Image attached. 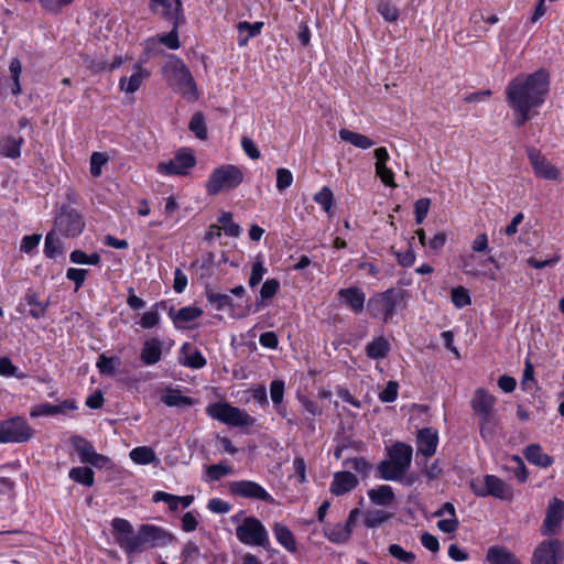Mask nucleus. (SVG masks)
<instances>
[{
    "mask_svg": "<svg viewBox=\"0 0 564 564\" xmlns=\"http://www.w3.org/2000/svg\"><path fill=\"white\" fill-rule=\"evenodd\" d=\"M550 79L544 69H539L529 75H518L508 84L506 98L508 106L514 112L517 127L523 126L541 107L549 94Z\"/></svg>",
    "mask_w": 564,
    "mask_h": 564,
    "instance_id": "obj_1",
    "label": "nucleus"
},
{
    "mask_svg": "<svg viewBox=\"0 0 564 564\" xmlns=\"http://www.w3.org/2000/svg\"><path fill=\"white\" fill-rule=\"evenodd\" d=\"M163 77L170 88L188 100L198 99L194 77L185 63L175 55H170L162 67Z\"/></svg>",
    "mask_w": 564,
    "mask_h": 564,
    "instance_id": "obj_2",
    "label": "nucleus"
},
{
    "mask_svg": "<svg viewBox=\"0 0 564 564\" xmlns=\"http://www.w3.org/2000/svg\"><path fill=\"white\" fill-rule=\"evenodd\" d=\"M409 293L401 288H390L369 297L367 310L371 317L389 322L395 312L405 307Z\"/></svg>",
    "mask_w": 564,
    "mask_h": 564,
    "instance_id": "obj_3",
    "label": "nucleus"
},
{
    "mask_svg": "<svg viewBox=\"0 0 564 564\" xmlns=\"http://www.w3.org/2000/svg\"><path fill=\"white\" fill-rule=\"evenodd\" d=\"M413 449L410 445L398 442L388 451V459L380 462L378 471L384 480H401L412 463Z\"/></svg>",
    "mask_w": 564,
    "mask_h": 564,
    "instance_id": "obj_4",
    "label": "nucleus"
},
{
    "mask_svg": "<svg viewBox=\"0 0 564 564\" xmlns=\"http://www.w3.org/2000/svg\"><path fill=\"white\" fill-rule=\"evenodd\" d=\"M172 539V535L160 527L142 524L139 527L137 533H134L133 540L130 541L126 554L132 555L142 553L148 549L165 545L170 543Z\"/></svg>",
    "mask_w": 564,
    "mask_h": 564,
    "instance_id": "obj_5",
    "label": "nucleus"
},
{
    "mask_svg": "<svg viewBox=\"0 0 564 564\" xmlns=\"http://www.w3.org/2000/svg\"><path fill=\"white\" fill-rule=\"evenodd\" d=\"M243 181L242 171L232 164H225L215 169L206 183V192L217 195L238 187Z\"/></svg>",
    "mask_w": 564,
    "mask_h": 564,
    "instance_id": "obj_6",
    "label": "nucleus"
},
{
    "mask_svg": "<svg viewBox=\"0 0 564 564\" xmlns=\"http://www.w3.org/2000/svg\"><path fill=\"white\" fill-rule=\"evenodd\" d=\"M206 413L214 420L235 427H250L256 419L245 410L232 406L228 402H215L206 408Z\"/></svg>",
    "mask_w": 564,
    "mask_h": 564,
    "instance_id": "obj_7",
    "label": "nucleus"
},
{
    "mask_svg": "<svg viewBox=\"0 0 564 564\" xmlns=\"http://www.w3.org/2000/svg\"><path fill=\"white\" fill-rule=\"evenodd\" d=\"M237 539L250 546L269 545V534L262 522L254 517H247L242 520L241 524L236 528Z\"/></svg>",
    "mask_w": 564,
    "mask_h": 564,
    "instance_id": "obj_8",
    "label": "nucleus"
},
{
    "mask_svg": "<svg viewBox=\"0 0 564 564\" xmlns=\"http://www.w3.org/2000/svg\"><path fill=\"white\" fill-rule=\"evenodd\" d=\"M471 489L478 497L492 496L501 500H511L512 488L494 475H486L482 480L471 481Z\"/></svg>",
    "mask_w": 564,
    "mask_h": 564,
    "instance_id": "obj_9",
    "label": "nucleus"
},
{
    "mask_svg": "<svg viewBox=\"0 0 564 564\" xmlns=\"http://www.w3.org/2000/svg\"><path fill=\"white\" fill-rule=\"evenodd\" d=\"M33 436V429L21 416L0 423V443H24Z\"/></svg>",
    "mask_w": 564,
    "mask_h": 564,
    "instance_id": "obj_10",
    "label": "nucleus"
},
{
    "mask_svg": "<svg viewBox=\"0 0 564 564\" xmlns=\"http://www.w3.org/2000/svg\"><path fill=\"white\" fill-rule=\"evenodd\" d=\"M228 490L235 497L275 505L274 498L260 484L252 480L231 481L228 484Z\"/></svg>",
    "mask_w": 564,
    "mask_h": 564,
    "instance_id": "obj_11",
    "label": "nucleus"
},
{
    "mask_svg": "<svg viewBox=\"0 0 564 564\" xmlns=\"http://www.w3.org/2000/svg\"><path fill=\"white\" fill-rule=\"evenodd\" d=\"M564 547L560 540L541 542L532 556V564H562Z\"/></svg>",
    "mask_w": 564,
    "mask_h": 564,
    "instance_id": "obj_12",
    "label": "nucleus"
},
{
    "mask_svg": "<svg viewBox=\"0 0 564 564\" xmlns=\"http://www.w3.org/2000/svg\"><path fill=\"white\" fill-rule=\"evenodd\" d=\"M195 164L192 153L178 151L172 160L159 163L156 171L162 175H186Z\"/></svg>",
    "mask_w": 564,
    "mask_h": 564,
    "instance_id": "obj_13",
    "label": "nucleus"
},
{
    "mask_svg": "<svg viewBox=\"0 0 564 564\" xmlns=\"http://www.w3.org/2000/svg\"><path fill=\"white\" fill-rule=\"evenodd\" d=\"M564 519V501L558 498H552L549 502L546 517L543 521L542 533L544 535L556 534Z\"/></svg>",
    "mask_w": 564,
    "mask_h": 564,
    "instance_id": "obj_14",
    "label": "nucleus"
},
{
    "mask_svg": "<svg viewBox=\"0 0 564 564\" xmlns=\"http://www.w3.org/2000/svg\"><path fill=\"white\" fill-rule=\"evenodd\" d=\"M529 161L538 177L555 181L560 176V171L535 148L527 149Z\"/></svg>",
    "mask_w": 564,
    "mask_h": 564,
    "instance_id": "obj_15",
    "label": "nucleus"
},
{
    "mask_svg": "<svg viewBox=\"0 0 564 564\" xmlns=\"http://www.w3.org/2000/svg\"><path fill=\"white\" fill-rule=\"evenodd\" d=\"M84 221L76 212H62L55 219V229L66 237H76L84 229Z\"/></svg>",
    "mask_w": 564,
    "mask_h": 564,
    "instance_id": "obj_16",
    "label": "nucleus"
},
{
    "mask_svg": "<svg viewBox=\"0 0 564 564\" xmlns=\"http://www.w3.org/2000/svg\"><path fill=\"white\" fill-rule=\"evenodd\" d=\"M438 433L432 427H424L416 435V456H423L425 459L432 457L437 449Z\"/></svg>",
    "mask_w": 564,
    "mask_h": 564,
    "instance_id": "obj_17",
    "label": "nucleus"
},
{
    "mask_svg": "<svg viewBox=\"0 0 564 564\" xmlns=\"http://www.w3.org/2000/svg\"><path fill=\"white\" fill-rule=\"evenodd\" d=\"M496 399L487 390L478 388L471 399V409L478 419H482L488 422L491 415H494V405Z\"/></svg>",
    "mask_w": 564,
    "mask_h": 564,
    "instance_id": "obj_18",
    "label": "nucleus"
},
{
    "mask_svg": "<svg viewBox=\"0 0 564 564\" xmlns=\"http://www.w3.org/2000/svg\"><path fill=\"white\" fill-rule=\"evenodd\" d=\"M112 534L116 543L126 553L129 543L133 540L134 531L132 524L122 518H115L111 521Z\"/></svg>",
    "mask_w": 564,
    "mask_h": 564,
    "instance_id": "obj_19",
    "label": "nucleus"
},
{
    "mask_svg": "<svg viewBox=\"0 0 564 564\" xmlns=\"http://www.w3.org/2000/svg\"><path fill=\"white\" fill-rule=\"evenodd\" d=\"M28 306L30 307L29 314L34 319H40V318L44 317L46 314L48 301L41 302L39 300L37 294L35 292L29 290L25 293V295L21 299L19 306H18V311H20L21 313H24V312H26Z\"/></svg>",
    "mask_w": 564,
    "mask_h": 564,
    "instance_id": "obj_20",
    "label": "nucleus"
},
{
    "mask_svg": "<svg viewBox=\"0 0 564 564\" xmlns=\"http://www.w3.org/2000/svg\"><path fill=\"white\" fill-rule=\"evenodd\" d=\"M338 296L343 300V304L349 307L355 314H359L364 311L366 294L361 289L357 286L340 289Z\"/></svg>",
    "mask_w": 564,
    "mask_h": 564,
    "instance_id": "obj_21",
    "label": "nucleus"
},
{
    "mask_svg": "<svg viewBox=\"0 0 564 564\" xmlns=\"http://www.w3.org/2000/svg\"><path fill=\"white\" fill-rule=\"evenodd\" d=\"M358 478L350 471H337L334 474L329 491L335 496H343L358 486Z\"/></svg>",
    "mask_w": 564,
    "mask_h": 564,
    "instance_id": "obj_22",
    "label": "nucleus"
},
{
    "mask_svg": "<svg viewBox=\"0 0 564 564\" xmlns=\"http://www.w3.org/2000/svg\"><path fill=\"white\" fill-rule=\"evenodd\" d=\"M376 158V174L380 177L383 184L387 186L395 187L394 183V174L393 172L387 167V162L390 156L386 148L381 147L375 150Z\"/></svg>",
    "mask_w": 564,
    "mask_h": 564,
    "instance_id": "obj_23",
    "label": "nucleus"
},
{
    "mask_svg": "<svg viewBox=\"0 0 564 564\" xmlns=\"http://www.w3.org/2000/svg\"><path fill=\"white\" fill-rule=\"evenodd\" d=\"M485 560L487 564H520L518 557L510 550L501 545L488 547Z\"/></svg>",
    "mask_w": 564,
    "mask_h": 564,
    "instance_id": "obj_24",
    "label": "nucleus"
},
{
    "mask_svg": "<svg viewBox=\"0 0 564 564\" xmlns=\"http://www.w3.org/2000/svg\"><path fill=\"white\" fill-rule=\"evenodd\" d=\"M162 357V341L158 338L145 340L141 350L140 359L145 366L158 364Z\"/></svg>",
    "mask_w": 564,
    "mask_h": 564,
    "instance_id": "obj_25",
    "label": "nucleus"
},
{
    "mask_svg": "<svg viewBox=\"0 0 564 564\" xmlns=\"http://www.w3.org/2000/svg\"><path fill=\"white\" fill-rule=\"evenodd\" d=\"M76 405L74 402L64 401L59 404L41 403L35 405L30 415L32 417L57 415L64 413L65 410H75Z\"/></svg>",
    "mask_w": 564,
    "mask_h": 564,
    "instance_id": "obj_26",
    "label": "nucleus"
},
{
    "mask_svg": "<svg viewBox=\"0 0 564 564\" xmlns=\"http://www.w3.org/2000/svg\"><path fill=\"white\" fill-rule=\"evenodd\" d=\"M181 352L183 355L181 360L183 366L192 369H200L206 366V358L197 348H192L189 343L182 346Z\"/></svg>",
    "mask_w": 564,
    "mask_h": 564,
    "instance_id": "obj_27",
    "label": "nucleus"
},
{
    "mask_svg": "<svg viewBox=\"0 0 564 564\" xmlns=\"http://www.w3.org/2000/svg\"><path fill=\"white\" fill-rule=\"evenodd\" d=\"M149 76L150 73L145 68H142L140 65H137L135 72L129 78H120V89L128 94H133L140 88L142 82Z\"/></svg>",
    "mask_w": 564,
    "mask_h": 564,
    "instance_id": "obj_28",
    "label": "nucleus"
},
{
    "mask_svg": "<svg viewBox=\"0 0 564 564\" xmlns=\"http://www.w3.org/2000/svg\"><path fill=\"white\" fill-rule=\"evenodd\" d=\"M162 402L167 406L189 408L195 404L194 399L186 397L178 389H167L161 397Z\"/></svg>",
    "mask_w": 564,
    "mask_h": 564,
    "instance_id": "obj_29",
    "label": "nucleus"
},
{
    "mask_svg": "<svg viewBox=\"0 0 564 564\" xmlns=\"http://www.w3.org/2000/svg\"><path fill=\"white\" fill-rule=\"evenodd\" d=\"M365 351L370 359H383L390 351V344L386 337L379 336L367 344Z\"/></svg>",
    "mask_w": 564,
    "mask_h": 564,
    "instance_id": "obj_30",
    "label": "nucleus"
},
{
    "mask_svg": "<svg viewBox=\"0 0 564 564\" xmlns=\"http://www.w3.org/2000/svg\"><path fill=\"white\" fill-rule=\"evenodd\" d=\"M524 457L533 465L540 467H549L553 464V458L543 453L539 444H531L524 448Z\"/></svg>",
    "mask_w": 564,
    "mask_h": 564,
    "instance_id": "obj_31",
    "label": "nucleus"
},
{
    "mask_svg": "<svg viewBox=\"0 0 564 564\" xmlns=\"http://www.w3.org/2000/svg\"><path fill=\"white\" fill-rule=\"evenodd\" d=\"M202 314L203 311L197 306L182 307L175 314H173L172 310L170 311V316L176 328H183L184 324L195 321Z\"/></svg>",
    "mask_w": 564,
    "mask_h": 564,
    "instance_id": "obj_32",
    "label": "nucleus"
},
{
    "mask_svg": "<svg viewBox=\"0 0 564 564\" xmlns=\"http://www.w3.org/2000/svg\"><path fill=\"white\" fill-rule=\"evenodd\" d=\"M368 497L372 503L382 507L391 506L395 500L393 490L388 485H381L377 488L370 489L368 491Z\"/></svg>",
    "mask_w": 564,
    "mask_h": 564,
    "instance_id": "obj_33",
    "label": "nucleus"
},
{
    "mask_svg": "<svg viewBox=\"0 0 564 564\" xmlns=\"http://www.w3.org/2000/svg\"><path fill=\"white\" fill-rule=\"evenodd\" d=\"M273 533L276 541L290 553L296 552V541L292 531L282 523H275L273 525Z\"/></svg>",
    "mask_w": 564,
    "mask_h": 564,
    "instance_id": "obj_34",
    "label": "nucleus"
},
{
    "mask_svg": "<svg viewBox=\"0 0 564 564\" xmlns=\"http://www.w3.org/2000/svg\"><path fill=\"white\" fill-rule=\"evenodd\" d=\"M24 140L22 137L15 138L7 135L0 140V154L4 158L18 159L21 155V147Z\"/></svg>",
    "mask_w": 564,
    "mask_h": 564,
    "instance_id": "obj_35",
    "label": "nucleus"
},
{
    "mask_svg": "<svg viewBox=\"0 0 564 564\" xmlns=\"http://www.w3.org/2000/svg\"><path fill=\"white\" fill-rule=\"evenodd\" d=\"M338 134L343 141L348 142L361 150H367L375 145V142L370 138L359 132H355L348 129H340Z\"/></svg>",
    "mask_w": 564,
    "mask_h": 564,
    "instance_id": "obj_36",
    "label": "nucleus"
},
{
    "mask_svg": "<svg viewBox=\"0 0 564 564\" xmlns=\"http://www.w3.org/2000/svg\"><path fill=\"white\" fill-rule=\"evenodd\" d=\"M156 43H161L169 47L170 50H177L181 46L178 40V31L177 25L175 24L171 32L167 34H158L155 37L148 39L145 44L147 48L151 50Z\"/></svg>",
    "mask_w": 564,
    "mask_h": 564,
    "instance_id": "obj_37",
    "label": "nucleus"
},
{
    "mask_svg": "<svg viewBox=\"0 0 564 564\" xmlns=\"http://www.w3.org/2000/svg\"><path fill=\"white\" fill-rule=\"evenodd\" d=\"M351 531L345 523H337L334 525H325L324 534L333 543L343 544L346 543L350 536Z\"/></svg>",
    "mask_w": 564,
    "mask_h": 564,
    "instance_id": "obj_38",
    "label": "nucleus"
},
{
    "mask_svg": "<svg viewBox=\"0 0 564 564\" xmlns=\"http://www.w3.org/2000/svg\"><path fill=\"white\" fill-rule=\"evenodd\" d=\"M263 26V22H254L250 23L248 21H241L237 24L238 30V44L239 46L247 45L250 37L257 36L260 34L261 29Z\"/></svg>",
    "mask_w": 564,
    "mask_h": 564,
    "instance_id": "obj_39",
    "label": "nucleus"
},
{
    "mask_svg": "<svg viewBox=\"0 0 564 564\" xmlns=\"http://www.w3.org/2000/svg\"><path fill=\"white\" fill-rule=\"evenodd\" d=\"M58 235L59 234L56 230H52L45 237L44 254L47 258L54 259L64 254V249Z\"/></svg>",
    "mask_w": 564,
    "mask_h": 564,
    "instance_id": "obj_40",
    "label": "nucleus"
},
{
    "mask_svg": "<svg viewBox=\"0 0 564 564\" xmlns=\"http://www.w3.org/2000/svg\"><path fill=\"white\" fill-rule=\"evenodd\" d=\"M180 7V0H175V4H173L171 0H151L150 4L153 12L161 14L166 19H172Z\"/></svg>",
    "mask_w": 564,
    "mask_h": 564,
    "instance_id": "obj_41",
    "label": "nucleus"
},
{
    "mask_svg": "<svg viewBox=\"0 0 564 564\" xmlns=\"http://www.w3.org/2000/svg\"><path fill=\"white\" fill-rule=\"evenodd\" d=\"M70 444L79 455L82 463L89 460V457L96 452L93 444L79 435H73L70 437Z\"/></svg>",
    "mask_w": 564,
    "mask_h": 564,
    "instance_id": "obj_42",
    "label": "nucleus"
},
{
    "mask_svg": "<svg viewBox=\"0 0 564 564\" xmlns=\"http://www.w3.org/2000/svg\"><path fill=\"white\" fill-rule=\"evenodd\" d=\"M69 478L75 482L82 484L86 487L94 485V471L89 467H74L69 470Z\"/></svg>",
    "mask_w": 564,
    "mask_h": 564,
    "instance_id": "obj_43",
    "label": "nucleus"
},
{
    "mask_svg": "<svg viewBox=\"0 0 564 564\" xmlns=\"http://www.w3.org/2000/svg\"><path fill=\"white\" fill-rule=\"evenodd\" d=\"M9 74L12 80L11 93L19 96L22 93L20 77L22 74V63L19 58H12L9 65Z\"/></svg>",
    "mask_w": 564,
    "mask_h": 564,
    "instance_id": "obj_44",
    "label": "nucleus"
},
{
    "mask_svg": "<svg viewBox=\"0 0 564 564\" xmlns=\"http://www.w3.org/2000/svg\"><path fill=\"white\" fill-rule=\"evenodd\" d=\"M131 460L139 465H147L155 460V453L151 447L139 446L129 454Z\"/></svg>",
    "mask_w": 564,
    "mask_h": 564,
    "instance_id": "obj_45",
    "label": "nucleus"
},
{
    "mask_svg": "<svg viewBox=\"0 0 564 564\" xmlns=\"http://www.w3.org/2000/svg\"><path fill=\"white\" fill-rule=\"evenodd\" d=\"M313 199L326 214L329 216L333 215L334 194L328 186L322 187V189L314 195Z\"/></svg>",
    "mask_w": 564,
    "mask_h": 564,
    "instance_id": "obj_46",
    "label": "nucleus"
},
{
    "mask_svg": "<svg viewBox=\"0 0 564 564\" xmlns=\"http://www.w3.org/2000/svg\"><path fill=\"white\" fill-rule=\"evenodd\" d=\"M391 514L383 510H368L365 514V525L367 528H378L387 522Z\"/></svg>",
    "mask_w": 564,
    "mask_h": 564,
    "instance_id": "obj_47",
    "label": "nucleus"
},
{
    "mask_svg": "<svg viewBox=\"0 0 564 564\" xmlns=\"http://www.w3.org/2000/svg\"><path fill=\"white\" fill-rule=\"evenodd\" d=\"M220 229L229 237H238L241 232L240 226L232 221V214L230 212H224L218 218Z\"/></svg>",
    "mask_w": 564,
    "mask_h": 564,
    "instance_id": "obj_48",
    "label": "nucleus"
},
{
    "mask_svg": "<svg viewBox=\"0 0 564 564\" xmlns=\"http://www.w3.org/2000/svg\"><path fill=\"white\" fill-rule=\"evenodd\" d=\"M120 365V360L117 357H107L106 355H100L97 361V368L100 373L113 376L116 373V368Z\"/></svg>",
    "mask_w": 564,
    "mask_h": 564,
    "instance_id": "obj_49",
    "label": "nucleus"
},
{
    "mask_svg": "<svg viewBox=\"0 0 564 564\" xmlns=\"http://www.w3.org/2000/svg\"><path fill=\"white\" fill-rule=\"evenodd\" d=\"M188 129L200 140H205L207 138L205 119L200 112H197L192 117Z\"/></svg>",
    "mask_w": 564,
    "mask_h": 564,
    "instance_id": "obj_50",
    "label": "nucleus"
},
{
    "mask_svg": "<svg viewBox=\"0 0 564 564\" xmlns=\"http://www.w3.org/2000/svg\"><path fill=\"white\" fill-rule=\"evenodd\" d=\"M377 9L386 21L394 22L399 18V10L390 0H380Z\"/></svg>",
    "mask_w": 564,
    "mask_h": 564,
    "instance_id": "obj_51",
    "label": "nucleus"
},
{
    "mask_svg": "<svg viewBox=\"0 0 564 564\" xmlns=\"http://www.w3.org/2000/svg\"><path fill=\"white\" fill-rule=\"evenodd\" d=\"M451 299L455 307L463 308L470 305L471 299L468 291L464 286H456L452 289Z\"/></svg>",
    "mask_w": 564,
    "mask_h": 564,
    "instance_id": "obj_52",
    "label": "nucleus"
},
{
    "mask_svg": "<svg viewBox=\"0 0 564 564\" xmlns=\"http://www.w3.org/2000/svg\"><path fill=\"white\" fill-rule=\"evenodd\" d=\"M207 301L217 310L223 311L225 307L232 305V300L227 294H220L213 291L206 292Z\"/></svg>",
    "mask_w": 564,
    "mask_h": 564,
    "instance_id": "obj_53",
    "label": "nucleus"
},
{
    "mask_svg": "<svg viewBox=\"0 0 564 564\" xmlns=\"http://www.w3.org/2000/svg\"><path fill=\"white\" fill-rule=\"evenodd\" d=\"M344 466L354 469L362 476H367L371 470V464L364 457H354L346 459Z\"/></svg>",
    "mask_w": 564,
    "mask_h": 564,
    "instance_id": "obj_54",
    "label": "nucleus"
},
{
    "mask_svg": "<svg viewBox=\"0 0 564 564\" xmlns=\"http://www.w3.org/2000/svg\"><path fill=\"white\" fill-rule=\"evenodd\" d=\"M107 154L101 152H94L90 156V174L95 177L101 175L102 166L108 162Z\"/></svg>",
    "mask_w": 564,
    "mask_h": 564,
    "instance_id": "obj_55",
    "label": "nucleus"
},
{
    "mask_svg": "<svg viewBox=\"0 0 564 564\" xmlns=\"http://www.w3.org/2000/svg\"><path fill=\"white\" fill-rule=\"evenodd\" d=\"M293 183V174L288 169L276 170V188L282 192L289 188Z\"/></svg>",
    "mask_w": 564,
    "mask_h": 564,
    "instance_id": "obj_56",
    "label": "nucleus"
},
{
    "mask_svg": "<svg viewBox=\"0 0 564 564\" xmlns=\"http://www.w3.org/2000/svg\"><path fill=\"white\" fill-rule=\"evenodd\" d=\"M389 553L391 556L404 563H412L415 560L414 553L403 550L399 544H391L389 546Z\"/></svg>",
    "mask_w": 564,
    "mask_h": 564,
    "instance_id": "obj_57",
    "label": "nucleus"
},
{
    "mask_svg": "<svg viewBox=\"0 0 564 564\" xmlns=\"http://www.w3.org/2000/svg\"><path fill=\"white\" fill-rule=\"evenodd\" d=\"M430 204L431 202L429 198H420L415 202L414 213L416 224H422L424 221L430 209Z\"/></svg>",
    "mask_w": 564,
    "mask_h": 564,
    "instance_id": "obj_58",
    "label": "nucleus"
},
{
    "mask_svg": "<svg viewBox=\"0 0 564 564\" xmlns=\"http://www.w3.org/2000/svg\"><path fill=\"white\" fill-rule=\"evenodd\" d=\"M271 400L275 405H280L284 395V382L282 380H273L270 384Z\"/></svg>",
    "mask_w": 564,
    "mask_h": 564,
    "instance_id": "obj_59",
    "label": "nucleus"
},
{
    "mask_svg": "<svg viewBox=\"0 0 564 564\" xmlns=\"http://www.w3.org/2000/svg\"><path fill=\"white\" fill-rule=\"evenodd\" d=\"M280 289V283L276 279L267 280L260 290V295L263 300L273 297Z\"/></svg>",
    "mask_w": 564,
    "mask_h": 564,
    "instance_id": "obj_60",
    "label": "nucleus"
},
{
    "mask_svg": "<svg viewBox=\"0 0 564 564\" xmlns=\"http://www.w3.org/2000/svg\"><path fill=\"white\" fill-rule=\"evenodd\" d=\"M265 272H267V269L264 268V265L261 261L254 262L251 268L249 285L251 288H254L256 285H258L261 282Z\"/></svg>",
    "mask_w": 564,
    "mask_h": 564,
    "instance_id": "obj_61",
    "label": "nucleus"
},
{
    "mask_svg": "<svg viewBox=\"0 0 564 564\" xmlns=\"http://www.w3.org/2000/svg\"><path fill=\"white\" fill-rule=\"evenodd\" d=\"M230 473L231 467L223 464L210 465L207 468V475L214 481L219 480L221 477L229 475Z\"/></svg>",
    "mask_w": 564,
    "mask_h": 564,
    "instance_id": "obj_62",
    "label": "nucleus"
},
{
    "mask_svg": "<svg viewBox=\"0 0 564 564\" xmlns=\"http://www.w3.org/2000/svg\"><path fill=\"white\" fill-rule=\"evenodd\" d=\"M398 383L389 381L386 388L379 393V399L382 402H393L398 398Z\"/></svg>",
    "mask_w": 564,
    "mask_h": 564,
    "instance_id": "obj_63",
    "label": "nucleus"
},
{
    "mask_svg": "<svg viewBox=\"0 0 564 564\" xmlns=\"http://www.w3.org/2000/svg\"><path fill=\"white\" fill-rule=\"evenodd\" d=\"M41 238L42 236L40 234L24 236L20 245L21 251L30 253L39 246Z\"/></svg>",
    "mask_w": 564,
    "mask_h": 564,
    "instance_id": "obj_64",
    "label": "nucleus"
}]
</instances>
